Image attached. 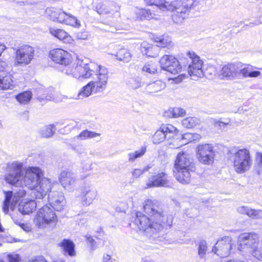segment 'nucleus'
<instances>
[{"label": "nucleus", "mask_w": 262, "mask_h": 262, "mask_svg": "<svg viewBox=\"0 0 262 262\" xmlns=\"http://www.w3.org/2000/svg\"><path fill=\"white\" fill-rule=\"evenodd\" d=\"M7 171L5 176L7 182L18 186L22 184L23 180L25 185L33 190L32 194L36 199H42L51 191L52 186L51 180L42 177V171L38 167H29L24 177L22 163L14 162L8 164Z\"/></svg>", "instance_id": "f257e3e1"}, {"label": "nucleus", "mask_w": 262, "mask_h": 262, "mask_svg": "<svg viewBox=\"0 0 262 262\" xmlns=\"http://www.w3.org/2000/svg\"><path fill=\"white\" fill-rule=\"evenodd\" d=\"M143 209L147 215L137 212L134 223L140 230L143 231L146 236L156 238L162 230L170 228L172 226V216L164 212L157 202L147 200L143 205Z\"/></svg>", "instance_id": "f03ea898"}, {"label": "nucleus", "mask_w": 262, "mask_h": 262, "mask_svg": "<svg viewBox=\"0 0 262 262\" xmlns=\"http://www.w3.org/2000/svg\"><path fill=\"white\" fill-rule=\"evenodd\" d=\"M99 74H97V80L91 81L83 86L78 94L77 99H82L88 97L92 92H102L106 88L108 80V71L107 68L103 66L98 67Z\"/></svg>", "instance_id": "7ed1b4c3"}, {"label": "nucleus", "mask_w": 262, "mask_h": 262, "mask_svg": "<svg viewBox=\"0 0 262 262\" xmlns=\"http://www.w3.org/2000/svg\"><path fill=\"white\" fill-rule=\"evenodd\" d=\"M191 159L186 152H180L177 156L173 171L177 180L182 184L188 183L190 180V171H192Z\"/></svg>", "instance_id": "20e7f679"}, {"label": "nucleus", "mask_w": 262, "mask_h": 262, "mask_svg": "<svg viewBox=\"0 0 262 262\" xmlns=\"http://www.w3.org/2000/svg\"><path fill=\"white\" fill-rule=\"evenodd\" d=\"M101 65L96 64L94 62L84 63L82 61H78L77 63H74L71 67L66 68V74L71 75L73 77L81 80L90 77L94 73L99 74L98 67Z\"/></svg>", "instance_id": "39448f33"}, {"label": "nucleus", "mask_w": 262, "mask_h": 262, "mask_svg": "<svg viewBox=\"0 0 262 262\" xmlns=\"http://www.w3.org/2000/svg\"><path fill=\"white\" fill-rule=\"evenodd\" d=\"M177 128L171 124H163L159 130H157L152 137L153 143L158 144L167 140V144L171 148H178L181 146L182 144H177L178 140L176 132Z\"/></svg>", "instance_id": "423d86ee"}, {"label": "nucleus", "mask_w": 262, "mask_h": 262, "mask_svg": "<svg viewBox=\"0 0 262 262\" xmlns=\"http://www.w3.org/2000/svg\"><path fill=\"white\" fill-rule=\"evenodd\" d=\"M229 153L232 155L230 158L233 161L236 172L243 173L250 169L252 164V159L248 149H232L229 150Z\"/></svg>", "instance_id": "0eeeda50"}, {"label": "nucleus", "mask_w": 262, "mask_h": 262, "mask_svg": "<svg viewBox=\"0 0 262 262\" xmlns=\"http://www.w3.org/2000/svg\"><path fill=\"white\" fill-rule=\"evenodd\" d=\"M258 236L255 233H243L238 237V249L252 252L253 255L260 260H262V253L257 249Z\"/></svg>", "instance_id": "6e6552de"}, {"label": "nucleus", "mask_w": 262, "mask_h": 262, "mask_svg": "<svg viewBox=\"0 0 262 262\" xmlns=\"http://www.w3.org/2000/svg\"><path fill=\"white\" fill-rule=\"evenodd\" d=\"M188 58L183 62L184 66L188 65V72L193 80H196L203 76L202 69L203 61L194 52H188L187 53Z\"/></svg>", "instance_id": "1a4fd4ad"}, {"label": "nucleus", "mask_w": 262, "mask_h": 262, "mask_svg": "<svg viewBox=\"0 0 262 262\" xmlns=\"http://www.w3.org/2000/svg\"><path fill=\"white\" fill-rule=\"evenodd\" d=\"M147 5L149 6H155L156 9H159L162 11H170L173 12L180 13L184 15V12L186 11L184 3L181 2H172L169 3L165 0H144Z\"/></svg>", "instance_id": "9d476101"}, {"label": "nucleus", "mask_w": 262, "mask_h": 262, "mask_svg": "<svg viewBox=\"0 0 262 262\" xmlns=\"http://www.w3.org/2000/svg\"><path fill=\"white\" fill-rule=\"evenodd\" d=\"M57 219V216L54 211L46 205L38 211L34 218V222L39 228H43L51 223L56 222Z\"/></svg>", "instance_id": "9b49d317"}, {"label": "nucleus", "mask_w": 262, "mask_h": 262, "mask_svg": "<svg viewBox=\"0 0 262 262\" xmlns=\"http://www.w3.org/2000/svg\"><path fill=\"white\" fill-rule=\"evenodd\" d=\"M34 50L29 45H24L15 50V66L24 67L31 63L34 57Z\"/></svg>", "instance_id": "f8f14e48"}, {"label": "nucleus", "mask_w": 262, "mask_h": 262, "mask_svg": "<svg viewBox=\"0 0 262 262\" xmlns=\"http://www.w3.org/2000/svg\"><path fill=\"white\" fill-rule=\"evenodd\" d=\"M5 200L3 204V211L5 214H8L9 210L14 211L19 199L25 196L26 192L23 188L13 193V191H4Z\"/></svg>", "instance_id": "ddd939ff"}, {"label": "nucleus", "mask_w": 262, "mask_h": 262, "mask_svg": "<svg viewBox=\"0 0 262 262\" xmlns=\"http://www.w3.org/2000/svg\"><path fill=\"white\" fill-rule=\"evenodd\" d=\"M50 57L56 63L62 66L61 71L66 74V68L71 67V55L67 51L61 49H55L50 52Z\"/></svg>", "instance_id": "4468645a"}, {"label": "nucleus", "mask_w": 262, "mask_h": 262, "mask_svg": "<svg viewBox=\"0 0 262 262\" xmlns=\"http://www.w3.org/2000/svg\"><path fill=\"white\" fill-rule=\"evenodd\" d=\"M197 157L199 162L210 165L212 163L215 156L213 147L209 144H201L196 148Z\"/></svg>", "instance_id": "2eb2a0df"}, {"label": "nucleus", "mask_w": 262, "mask_h": 262, "mask_svg": "<svg viewBox=\"0 0 262 262\" xmlns=\"http://www.w3.org/2000/svg\"><path fill=\"white\" fill-rule=\"evenodd\" d=\"M160 66L162 70L172 74L181 72L182 66L178 60L171 55H165L160 60Z\"/></svg>", "instance_id": "dca6fc26"}, {"label": "nucleus", "mask_w": 262, "mask_h": 262, "mask_svg": "<svg viewBox=\"0 0 262 262\" xmlns=\"http://www.w3.org/2000/svg\"><path fill=\"white\" fill-rule=\"evenodd\" d=\"M232 248L231 237L225 236L216 243L215 245L212 249V252L220 257H226L229 255Z\"/></svg>", "instance_id": "f3484780"}, {"label": "nucleus", "mask_w": 262, "mask_h": 262, "mask_svg": "<svg viewBox=\"0 0 262 262\" xmlns=\"http://www.w3.org/2000/svg\"><path fill=\"white\" fill-rule=\"evenodd\" d=\"M168 183L169 181L167 174L165 172L160 171L157 173H155L148 178L146 182L144 188L167 187Z\"/></svg>", "instance_id": "a211bd4d"}, {"label": "nucleus", "mask_w": 262, "mask_h": 262, "mask_svg": "<svg viewBox=\"0 0 262 262\" xmlns=\"http://www.w3.org/2000/svg\"><path fill=\"white\" fill-rule=\"evenodd\" d=\"M81 203L88 206L92 204L97 196V191L92 185L85 184L81 189Z\"/></svg>", "instance_id": "6ab92c4d"}, {"label": "nucleus", "mask_w": 262, "mask_h": 262, "mask_svg": "<svg viewBox=\"0 0 262 262\" xmlns=\"http://www.w3.org/2000/svg\"><path fill=\"white\" fill-rule=\"evenodd\" d=\"M49 205L56 211H60L66 205V200L63 193L59 191H50L48 195Z\"/></svg>", "instance_id": "aec40b11"}, {"label": "nucleus", "mask_w": 262, "mask_h": 262, "mask_svg": "<svg viewBox=\"0 0 262 262\" xmlns=\"http://www.w3.org/2000/svg\"><path fill=\"white\" fill-rule=\"evenodd\" d=\"M238 63L237 78H255L261 75L260 71L253 70L254 69H258L257 68Z\"/></svg>", "instance_id": "412c9836"}, {"label": "nucleus", "mask_w": 262, "mask_h": 262, "mask_svg": "<svg viewBox=\"0 0 262 262\" xmlns=\"http://www.w3.org/2000/svg\"><path fill=\"white\" fill-rule=\"evenodd\" d=\"M239 63H231L223 67L220 73L221 75L229 80L237 78L238 67Z\"/></svg>", "instance_id": "4be33fe9"}, {"label": "nucleus", "mask_w": 262, "mask_h": 262, "mask_svg": "<svg viewBox=\"0 0 262 262\" xmlns=\"http://www.w3.org/2000/svg\"><path fill=\"white\" fill-rule=\"evenodd\" d=\"M198 0H186V1H176L175 2H181L184 3L186 11L184 12V15H181L180 13L176 12L172 15V18L173 21L176 23H182V21L186 17L187 12L195 5L198 3Z\"/></svg>", "instance_id": "5701e85b"}, {"label": "nucleus", "mask_w": 262, "mask_h": 262, "mask_svg": "<svg viewBox=\"0 0 262 262\" xmlns=\"http://www.w3.org/2000/svg\"><path fill=\"white\" fill-rule=\"evenodd\" d=\"M36 206L37 203L34 200L22 201L18 205V210L23 215L29 214L35 210Z\"/></svg>", "instance_id": "b1692460"}, {"label": "nucleus", "mask_w": 262, "mask_h": 262, "mask_svg": "<svg viewBox=\"0 0 262 262\" xmlns=\"http://www.w3.org/2000/svg\"><path fill=\"white\" fill-rule=\"evenodd\" d=\"M64 11L61 9L54 7L47 8L46 9L45 13L49 18L53 21H56L60 23L63 16H66Z\"/></svg>", "instance_id": "393cba45"}, {"label": "nucleus", "mask_w": 262, "mask_h": 262, "mask_svg": "<svg viewBox=\"0 0 262 262\" xmlns=\"http://www.w3.org/2000/svg\"><path fill=\"white\" fill-rule=\"evenodd\" d=\"M75 175L70 171H62L60 174L59 180L63 187L73 185L75 182Z\"/></svg>", "instance_id": "a878e982"}, {"label": "nucleus", "mask_w": 262, "mask_h": 262, "mask_svg": "<svg viewBox=\"0 0 262 262\" xmlns=\"http://www.w3.org/2000/svg\"><path fill=\"white\" fill-rule=\"evenodd\" d=\"M161 11L159 9H156L155 8H153L152 9H142L140 11L141 19L144 18L147 20L158 19Z\"/></svg>", "instance_id": "bb28decb"}, {"label": "nucleus", "mask_w": 262, "mask_h": 262, "mask_svg": "<svg viewBox=\"0 0 262 262\" xmlns=\"http://www.w3.org/2000/svg\"><path fill=\"white\" fill-rule=\"evenodd\" d=\"M58 245L69 256H73L75 255V245L71 240L64 239Z\"/></svg>", "instance_id": "cd10ccee"}, {"label": "nucleus", "mask_w": 262, "mask_h": 262, "mask_svg": "<svg viewBox=\"0 0 262 262\" xmlns=\"http://www.w3.org/2000/svg\"><path fill=\"white\" fill-rule=\"evenodd\" d=\"M12 78L10 75L4 76H0V90L12 89L14 87V82Z\"/></svg>", "instance_id": "c85d7f7f"}, {"label": "nucleus", "mask_w": 262, "mask_h": 262, "mask_svg": "<svg viewBox=\"0 0 262 262\" xmlns=\"http://www.w3.org/2000/svg\"><path fill=\"white\" fill-rule=\"evenodd\" d=\"M147 146H143L140 149L128 153L127 154L128 161L130 163H134L139 158L142 157L146 152Z\"/></svg>", "instance_id": "c756f323"}, {"label": "nucleus", "mask_w": 262, "mask_h": 262, "mask_svg": "<svg viewBox=\"0 0 262 262\" xmlns=\"http://www.w3.org/2000/svg\"><path fill=\"white\" fill-rule=\"evenodd\" d=\"M66 16L62 18L60 23H64L67 25H70L75 27H79L80 26V21L70 13L65 12Z\"/></svg>", "instance_id": "7c9ffc66"}, {"label": "nucleus", "mask_w": 262, "mask_h": 262, "mask_svg": "<svg viewBox=\"0 0 262 262\" xmlns=\"http://www.w3.org/2000/svg\"><path fill=\"white\" fill-rule=\"evenodd\" d=\"M115 56L118 60L124 62H128L132 58V54L130 52L125 48L119 50L117 53L115 54Z\"/></svg>", "instance_id": "2f4dec72"}, {"label": "nucleus", "mask_w": 262, "mask_h": 262, "mask_svg": "<svg viewBox=\"0 0 262 262\" xmlns=\"http://www.w3.org/2000/svg\"><path fill=\"white\" fill-rule=\"evenodd\" d=\"M165 86L164 82L160 80H157L148 84L146 86V90L149 93H156L164 89Z\"/></svg>", "instance_id": "473e14b6"}, {"label": "nucleus", "mask_w": 262, "mask_h": 262, "mask_svg": "<svg viewBox=\"0 0 262 262\" xmlns=\"http://www.w3.org/2000/svg\"><path fill=\"white\" fill-rule=\"evenodd\" d=\"M49 31L53 36L64 42L66 41L69 37L68 33L62 29L51 28Z\"/></svg>", "instance_id": "72a5a7b5"}, {"label": "nucleus", "mask_w": 262, "mask_h": 262, "mask_svg": "<svg viewBox=\"0 0 262 262\" xmlns=\"http://www.w3.org/2000/svg\"><path fill=\"white\" fill-rule=\"evenodd\" d=\"M32 94L31 91H27L20 93L15 97L16 100L21 104H26L31 100Z\"/></svg>", "instance_id": "f704fd0d"}, {"label": "nucleus", "mask_w": 262, "mask_h": 262, "mask_svg": "<svg viewBox=\"0 0 262 262\" xmlns=\"http://www.w3.org/2000/svg\"><path fill=\"white\" fill-rule=\"evenodd\" d=\"M99 136L100 134L99 133L85 129L82 131L78 136L75 137L74 138L83 140L88 139L96 138Z\"/></svg>", "instance_id": "c9c22d12"}, {"label": "nucleus", "mask_w": 262, "mask_h": 262, "mask_svg": "<svg viewBox=\"0 0 262 262\" xmlns=\"http://www.w3.org/2000/svg\"><path fill=\"white\" fill-rule=\"evenodd\" d=\"M155 41L157 43V46L161 48H165L170 46L171 38L167 35H163L160 37H157Z\"/></svg>", "instance_id": "e433bc0d"}, {"label": "nucleus", "mask_w": 262, "mask_h": 262, "mask_svg": "<svg viewBox=\"0 0 262 262\" xmlns=\"http://www.w3.org/2000/svg\"><path fill=\"white\" fill-rule=\"evenodd\" d=\"M126 84L130 89L136 90L141 86V81L139 77H130L128 78Z\"/></svg>", "instance_id": "4c0bfd02"}, {"label": "nucleus", "mask_w": 262, "mask_h": 262, "mask_svg": "<svg viewBox=\"0 0 262 262\" xmlns=\"http://www.w3.org/2000/svg\"><path fill=\"white\" fill-rule=\"evenodd\" d=\"M94 10L100 15L107 14L111 13L112 12V10L102 3L97 4L96 6L94 7Z\"/></svg>", "instance_id": "58836bf2"}, {"label": "nucleus", "mask_w": 262, "mask_h": 262, "mask_svg": "<svg viewBox=\"0 0 262 262\" xmlns=\"http://www.w3.org/2000/svg\"><path fill=\"white\" fill-rule=\"evenodd\" d=\"M176 134L178 135L177 138H179L177 143L178 144H182L183 143V145L186 144V143L183 142V141L185 139H187L188 140L187 142H191L192 141H195V139H196V138L192 137V134L191 133H186L184 135H181L178 134L177 133H176Z\"/></svg>", "instance_id": "ea45409f"}, {"label": "nucleus", "mask_w": 262, "mask_h": 262, "mask_svg": "<svg viewBox=\"0 0 262 262\" xmlns=\"http://www.w3.org/2000/svg\"><path fill=\"white\" fill-rule=\"evenodd\" d=\"M198 255L200 258H204L207 250V243L205 241H201L198 246Z\"/></svg>", "instance_id": "a19ab883"}, {"label": "nucleus", "mask_w": 262, "mask_h": 262, "mask_svg": "<svg viewBox=\"0 0 262 262\" xmlns=\"http://www.w3.org/2000/svg\"><path fill=\"white\" fill-rule=\"evenodd\" d=\"M255 168L258 174L262 172V153L257 152L255 156Z\"/></svg>", "instance_id": "79ce46f5"}, {"label": "nucleus", "mask_w": 262, "mask_h": 262, "mask_svg": "<svg viewBox=\"0 0 262 262\" xmlns=\"http://www.w3.org/2000/svg\"><path fill=\"white\" fill-rule=\"evenodd\" d=\"M196 118L188 117L183 120L182 125L184 127L190 128L194 126L196 123Z\"/></svg>", "instance_id": "37998d69"}, {"label": "nucleus", "mask_w": 262, "mask_h": 262, "mask_svg": "<svg viewBox=\"0 0 262 262\" xmlns=\"http://www.w3.org/2000/svg\"><path fill=\"white\" fill-rule=\"evenodd\" d=\"M53 125H49L45 126L41 130V135L42 137L44 138H50L53 135V131L52 128Z\"/></svg>", "instance_id": "c03bdc74"}, {"label": "nucleus", "mask_w": 262, "mask_h": 262, "mask_svg": "<svg viewBox=\"0 0 262 262\" xmlns=\"http://www.w3.org/2000/svg\"><path fill=\"white\" fill-rule=\"evenodd\" d=\"M82 123L80 122H77L74 120H72L65 126V128L67 129L68 131L70 132L72 129L75 128L79 129L82 127Z\"/></svg>", "instance_id": "a18cd8bd"}, {"label": "nucleus", "mask_w": 262, "mask_h": 262, "mask_svg": "<svg viewBox=\"0 0 262 262\" xmlns=\"http://www.w3.org/2000/svg\"><path fill=\"white\" fill-rule=\"evenodd\" d=\"M87 244L90 247L91 251H94L97 248V243L91 235L87 234L85 236Z\"/></svg>", "instance_id": "49530a36"}, {"label": "nucleus", "mask_w": 262, "mask_h": 262, "mask_svg": "<svg viewBox=\"0 0 262 262\" xmlns=\"http://www.w3.org/2000/svg\"><path fill=\"white\" fill-rule=\"evenodd\" d=\"M248 216L253 219H258L262 218V210L252 209L251 208Z\"/></svg>", "instance_id": "de8ad7c7"}, {"label": "nucleus", "mask_w": 262, "mask_h": 262, "mask_svg": "<svg viewBox=\"0 0 262 262\" xmlns=\"http://www.w3.org/2000/svg\"><path fill=\"white\" fill-rule=\"evenodd\" d=\"M151 50V47L147 42H144L141 44V51L143 55L151 56L149 54V51Z\"/></svg>", "instance_id": "09e8293b"}, {"label": "nucleus", "mask_w": 262, "mask_h": 262, "mask_svg": "<svg viewBox=\"0 0 262 262\" xmlns=\"http://www.w3.org/2000/svg\"><path fill=\"white\" fill-rule=\"evenodd\" d=\"M172 111L173 113L174 118L183 117L186 114L185 111L180 107L172 108Z\"/></svg>", "instance_id": "8fccbe9b"}, {"label": "nucleus", "mask_w": 262, "mask_h": 262, "mask_svg": "<svg viewBox=\"0 0 262 262\" xmlns=\"http://www.w3.org/2000/svg\"><path fill=\"white\" fill-rule=\"evenodd\" d=\"M148 169V167H145L143 169H134L132 172V176L135 178H139L144 172L147 171Z\"/></svg>", "instance_id": "3c124183"}, {"label": "nucleus", "mask_w": 262, "mask_h": 262, "mask_svg": "<svg viewBox=\"0 0 262 262\" xmlns=\"http://www.w3.org/2000/svg\"><path fill=\"white\" fill-rule=\"evenodd\" d=\"M142 71L149 74H154L157 71V70L154 67L152 64H146L142 68Z\"/></svg>", "instance_id": "603ef678"}, {"label": "nucleus", "mask_w": 262, "mask_h": 262, "mask_svg": "<svg viewBox=\"0 0 262 262\" xmlns=\"http://www.w3.org/2000/svg\"><path fill=\"white\" fill-rule=\"evenodd\" d=\"M251 208L247 206H240L237 208V211L243 214H246L248 216Z\"/></svg>", "instance_id": "864d4df0"}, {"label": "nucleus", "mask_w": 262, "mask_h": 262, "mask_svg": "<svg viewBox=\"0 0 262 262\" xmlns=\"http://www.w3.org/2000/svg\"><path fill=\"white\" fill-rule=\"evenodd\" d=\"M82 169L84 171H90L92 169V163L90 161H83L81 163Z\"/></svg>", "instance_id": "5fc2aeb1"}, {"label": "nucleus", "mask_w": 262, "mask_h": 262, "mask_svg": "<svg viewBox=\"0 0 262 262\" xmlns=\"http://www.w3.org/2000/svg\"><path fill=\"white\" fill-rule=\"evenodd\" d=\"M15 224L18 225L21 229L26 232H29L31 230V227L27 224L21 223L19 221H16Z\"/></svg>", "instance_id": "6e6d98bb"}, {"label": "nucleus", "mask_w": 262, "mask_h": 262, "mask_svg": "<svg viewBox=\"0 0 262 262\" xmlns=\"http://www.w3.org/2000/svg\"><path fill=\"white\" fill-rule=\"evenodd\" d=\"M9 262H19L20 258L18 254H9L8 255Z\"/></svg>", "instance_id": "4d7b16f0"}, {"label": "nucleus", "mask_w": 262, "mask_h": 262, "mask_svg": "<svg viewBox=\"0 0 262 262\" xmlns=\"http://www.w3.org/2000/svg\"><path fill=\"white\" fill-rule=\"evenodd\" d=\"M230 122V119L229 118H226V119H225L224 121H216L215 123V125L216 126H221V124H223V125H227L229 124Z\"/></svg>", "instance_id": "13d9d810"}, {"label": "nucleus", "mask_w": 262, "mask_h": 262, "mask_svg": "<svg viewBox=\"0 0 262 262\" xmlns=\"http://www.w3.org/2000/svg\"><path fill=\"white\" fill-rule=\"evenodd\" d=\"M30 262H48L42 256H37Z\"/></svg>", "instance_id": "bf43d9fd"}, {"label": "nucleus", "mask_w": 262, "mask_h": 262, "mask_svg": "<svg viewBox=\"0 0 262 262\" xmlns=\"http://www.w3.org/2000/svg\"><path fill=\"white\" fill-rule=\"evenodd\" d=\"M72 148L79 155H81L84 152V148H81V147H78L75 145H72Z\"/></svg>", "instance_id": "052dcab7"}, {"label": "nucleus", "mask_w": 262, "mask_h": 262, "mask_svg": "<svg viewBox=\"0 0 262 262\" xmlns=\"http://www.w3.org/2000/svg\"><path fill=\"white\" fill-rule=\"evenodd\" d=\"M164 115L165 117H169V118H174L173 113L172 111V108H170L169 110L165 111L164 113Z\"/></svg>", "instance_id": "680f3d73"}, {"label": "nucleus", "mask_w": 262, "mask_h": 262, "mask_svg": "<svg viewBox=\"0 0 262 262\" xmlns=\"http://www.w3.org/2000/svg\"><path fill=\"white\" fill-rule=\"evenodd\" d=\"M102 262H113L111 256L107 254H104L103 256Z\"/></svg>", "instance_id": "e2e57ef3"}, {"label": "nucleus", "mask_w": 262, "mask_h": 262, "mask_svg": "<svg viewBox=\"0 0 262 262\" xmlns=\"http://www.w3.org/2000/svg\"><path fill=\"white\" fill-rule=\"evenodd\" d=\"M38 99L41 102L42 100H44V99H46L47 100H53V98L51 96H46L45 98L42 97H38Z\"/></svg>", "instance_id": "0e129e2a"}, {"label": "nucleus", "mask_w": 262, "mask_h": 262, "mask_svg": "<svg viewBox=\"0 0 262 262\" xmlns=\"http://www.w3.org/2000/svg\"><path fill=\"white\" fill-rule=\"evenodd\" d=\"M6 46L4 43L0 42V56H1L2 53L6 50Z\"/></svg>", "instance_id": "69168bd1"}, {"label": "nucleus", "mask_w": 262, "mask_h": 262, "mask_svg": "<svg viewBox=\"0 0 262 262\" xmlns=\"http://www.w3.org/2000/svg\"><path fill=\"white\" fill-rule=\"evenodd\" d=\"M194 138H196L195 139V141L199 140L201 138V136L198 134H192V137Z\"/></svg>", "instance_id": "338daca9"}, {"label": "nucleus", "mask_w": 262, "mask_h": 262, "mask_svg": "<svg viewBox=\"0 0 262 262\" xmlns=\"http://www.w3.org/2000/svg\"><path fill=\"white\" fill-rule=\"evenodd\" d=\"M141 262H154V261L149 258H142Z\"/></svg>", "instance_id": "774afa93"}]
</instances>
